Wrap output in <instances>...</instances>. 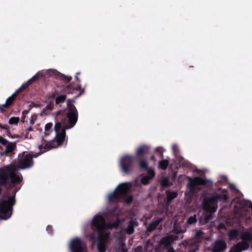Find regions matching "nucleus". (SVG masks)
I'll use <instances>...</instances> for the list:
<instances>
[{
  "mask_svg": "<svg viewBox=\"0 0 252 252\" xmlns=\"http://www.w3.org/2000/svg\"><path fill=\"white\" fill-rule=\"evenodd\" d=\"M32 164V155L24 153L19 156L17 162L0 168V186L21 183L23 177L18 170L29 168Z\"/></svg>",
  "mask_w": 252,
  "mask_h": 252,
  "instance_id": "obj_1",
  "label": "nucleus"
},
{
  "mask_svg": "<svg viewBox=\"0 0 252 252\" xmlns=\"http://www.w3.org/2000/svg\"><path fill=\"white\" fill-rule=\"evenodd\" d=\"M74 102V100L70 99L67 100L68 112L66 116L62 115L60 111L57 112V119H61V122H57L54 126H74L78 120V112L75 106L72 104Z\"/></svg>",
  "mask_w": 252,
  "mask_h": 252,
  "instance_id": "obj_2",
  "label": "nucleus"
},
{
  "mask_svg": "<svg viewBox=\"0 0 252 252\" xmlns=\"http://www.w3.org/2000/svg\"><path fill=\"white\" fill-rule=\"evenodd\" d=\"M93 224L94 227L97 230L99 233L98 237L99 242L97 246L98 250L100 252H105V244L107 241L108 235L105 234L103 236L101 232L105 228H111V226H106L104 218L100 216H96L94 217Z\"/></svg>",
  "mask_w": 252,
  "mask_h": 252,
  "instance_id": "obj_3",
  "label": "nucleus"
},
{
  "mask_svg": "<svg viewBox=\"0 0 252 252\" xmlns=\"http://www.w3.org/2000/svg\"><path fill=\"white\" fill-rule=\"evenodd\" d=\"M56 131V137L55 139L47 143L45 145L39 146V148L42 152H45L51 149L56 148L62 145L65 140V131L64 127H54Z\"/></svg>",
  "mask_w": 252,
  "mask_h": 252,
  "instance_id": "obj_4",
  "label": "nucleus"
},
{
  "mask_svg": "<svg viewBox=\"0 0 252 252\" xmlns=\"http://www.w3.org/2000/svg\"><path fill=\"white\" fill-rule=\"evenodd\" d=\"M14 204L15 198L13 196L3 195L0 200V220H5L11 217Z\"/></svg>",
  "mask_w": 252,
  "mask_h": 252,
  "instance_id": "obj_5",
  "label": "nucleus"
},
{
  "mask_svg": "<svg viewBox=\"0 0 252 252\" xmlns=\"http://www.w3.org/2000/svg\"><path fill=\"white\" fill-rule=\"evenodd\" d=\"M129 187L130 185L128 183H125L120 184L116 190L109 195L108 200L109 201H117L123 198L127 192Z\"/></svg>",
  "mask_w": 252,
  "mask_h": 252,
  "instance_id": "obj_6",
  "label": "nucleus"
},
{
  "mask_svg": "<svg viewBox=\"0 0 252 252\" xmlns=\"http://www.w3.org/2000/svg\"><path fill=\"white\" fill-rule=\"evenodd\" d=\"M220 196H216L210 197L204 200L203 209L205 211L210 212H215L217 208V202L218 199H220Z\"/></svg>",
  "mask_w": 252,
  "mask_h": 252,
  "instance_id": "obj_7",
  "label": "nucleus"
},
{
  "mask_svg": "<svg viewBox=\"0 0 252 252\" xmlns=\"http://www.w3.org/2000/svg\"><path fill=\"white\" fill-rule=\"evenodd\" d=\"M72 252H87L86 245L79 238L73 239L70 244Z\"/></svg>",
  "mask_w": 252,
  "mask_h": 252,
  "instance_id": "obj_8",
  "label": "nucleus"
},
{
  "mask_svg": "<svg viewBox=\"0 0 252 252\" xmlns=\"http://www.w3.org/2000/svg\"><path fill=\"white\" fill-rule=\"evenodd\" d=\"M80 74V72H78L76 73L75 75V78L78 82V84H77L76 87H74L72 84L68 85L65 87L64 89V92L66 94H73L74 91H78L81 90L80 93L77 96V97H78L83 93L84 90V89L81 90V85L80 84L81 80L78 76V75H79Z\"/></svg>",
  "mask_w": 252,
  "mask_h": 252,
  "instance_id": "obj_9",
  "label": "nucleus"
},
{
  "mask_svg": "<svg viewBox=\"0 0 252 252\" xmlns=\"http://www.w3.org/2000/svg\"><path fill=\"white\" fill-rule=\"evenodd\" d=\"M132 158L129 156L124 157L121 160V166L125 173H128L130 170L132 163Z\"/></svg>",
  "mask_w": 252,
  "mask_h": 252,
  "instance_id": "obj_10",
  "label": "nucleus"
},
{
  "mask_svg": "<svg viewBox=\"0 0 252 252\" xmlns=\"http://www.w3.org/2000/svg\"><path fill=\"white\" fill-rule=\"evenodd\" d=\"M205 181L200 177H196L193 179H190L189 182L188 184V187L190 189V191H193L194 189L198 185H204Z\"/></svg>",
  "mask_w": 252,
  "mask_h": 252,
  "instance_id": "obj_11",
  "label": "nucleus"
},
{
  "mask_svg": "<svg viewBox=\"0 0 252 252\" xmlns=\"http://www.w3.org/2000/svg\"><path fill=\"white\" fill-rule=\"evenodd\" d=\"M17 93L15 92L10 96H9L6 100L5 103L0 107V109L1 112H4V108L9 107L14 102V100L18 96Z\"/></svg>",
  "mask_w": 252,
  "mask_h": 252,
  "instance_id": "obj_12",
  "label": "nucleus"
},
{
  "mask_svg": "<svg viewBox=\"0 0 252 252\" xmlns=\"http://www.w3.org/2000/svg\"><path fill=\"white\" fill-rule=\"evenodd\" d=\"M248 247L249 244L246 242L238 243L231 249L230 252H241L242 250H246Z\"/></svg>",
  "mask_w": 252,
  "mask_h": 252,
  "instance_id": "obj_13",
  "label": "nucleus"
},
{
  "mask_svg": "<svg viewBox=\"0 0 252 252\" xmlns=\"http://www.w3.org/2000/svg\"><path fill=\"white\" fill-rule=\"evenodd\" d=\"M176 239V237H174L173 235H170L162 238L160 241V244L165 248H168L170 247L172 242Z\"/></svg>",
  "mask_w": 252,
  "mask_h": 252,
  "instance_id": "obj_14",
  "label": "nucleus"
},
{
  "mask_svg": "<svg viewBox=\"0 0 252 252\" xmlns=\"http://www.w3.org/2000/svg\"><path fill=\"white\" fill-rule=\"evenodd\" d=\"M226 248L225 243L222 241L216 242L214 245L213 252H222Z\"/></svg>",
  "mask_w": 252,
  "mask_h": 252,
  "instance_id": "obj_15",
  "label": "nucleus"
},
{
  "mask_svg": "<svg viewBox=\"0 0 252 252\" xmlns=\"http://www.w3.org/2000/svg\"><path fill=\"white\" fill-rule=\"evenodd\" d=\"M52 127H40L37 128V130L42 137H46L53 132V129Z\"/></svg>",
  "mask_w": 252,
  "mask_h": 252,
  "instance_id": "obj_16",
  "label": "nucleus"
},
{
  "mask_svg": "<svg viewBox=\"0 0 252 252\" xmlns=\"http://www.w3.org/2000/svg\"><path fill=\"white\" fill-rule=\"evenodd\" d=\"M155 175V172L153 169H150L148 171V175L144 176L141 180L143 185H146L149 183L150 180L152 179Z\"/></svg>",
  "mask_w": 252,
  "mask_h": 252,
  "instance_id": "obj_17",
  "label": "nucleus"
},
{
  "mask_svg": "<svg viewBox=\"0 0 252 252\" xmlns=\"http://www.w3.org/2000/svg\"><path fill=\"white\" fill-rule=\"evenodd\" d=\"M16 145L14 143H9L8 144H6V149L3 152V153L5 154H10L13 155L14 154V151L16 149Z\"/></svg>",
  "mask_w": 252,
  "mask_h": 252,
  "instance_id": "obj_18",
  "label": "nucleus"
},
{
  "mask_svg": "<svg viewBox=\"0 0 252 252\" xmlns=\"http://www.w3.org/2000/svg\"><path fill=\"white\" fill-rule=\"evenodd\" d=\"M37 106V104H35L33 102H32L29 105V109L27 110H25L22 112V121L23 122H25V118H26V115L28 114L30 110L33 107Z\"/></svg>",
  "mask_w": 252,
  "mask_h": 252,
  "instance_id": "obj_19",
  "label": "nucleus"
},
{
  "mask_svg": "<svg viewBox=\"0 0 252 252\" xmlns=\"http://www.w3.org/2000/svg\"><path fill=\"white\" fill-rule=\"evenodd\" d=\"M149 150V147L143 145L140 147L137 151V155L138 156H141L143 154H146L148 153Z\"/></svg>",
  "mask_w": 252,
  "mask_h": 252,
  "instance_id": "obj_20",
  "label": "nucleus"
},
{
  "mask_svg": "<svg viewBox=\"0 0 252 252\" xmlns=\"http://www.w3.org/2000/svg\"><path fill=\"white\" fill-rule=\"evenodd\" d=\"M42 76V74L37 73L36 74L32 77L31 79H30L26 83L30 86L32 83L38 80L40 77Z\"/></svg>",
  "mask_w": 252,
  "mask_h": 252,
  "instance_id": "obj_21",
  "label": "nucleus"
},
{
  "mask_svg": "<svg viewBox=\"0 0 252 252\" xmlns=\"http://www.w3.org/2000/svg\"><path fill=\"white\" fill-rule=\"evenodd\" d=\"M160 221H161L160 220H157L151 223L149 225L148 227V231H151L154 230L157 227V226L158 225V224L159 223Z\"/></svg>",
  "mask_w": 252,
  "mask_h": 252,
  "instance_id": "obj_22",
  "label": "nucleus"
},
{
  "mask_svg": "<svg viewBox=\"0 0 252 252\" xmlns=\"http://www.w3.org/2000/svg\"><path fill=\"white\" fill-rule=\"evenodd\" d=\"M169 164L168 160L162 159L159 162L158 167L162 169H165Z\"/></svg>",
  "mask_w": 252,
  "mask_h": 252,
  "instance_id": "obj_23",
  "label": "nucleus"
},
{
  "mask_svg": "<svg viewBox=\"0 0 252 252\" xmlns=\"http://www.w3.org/2000/svg\"><path fill=\"white\" fill-rule=\"evenodd\" d=\"M241 237L242 239L244 240V242H246L247 243V241H249L252 239L251 234L247 232L242 233Z\"/></svg>",
  "mask_w": 252,
  "mask_h": 252,
  "instance_id": "obj_24",
  "label": "nucleus"
},
{
  "mask_svg": "<svg viewBox=\"0 0 252 252\" xmlns=\"http://www.w3.org/2000/svg\"><path fill=\"white\" fill-rule=\"evenodd\" d=\"M177 196V193L175 191L167 192V199L168 202L171 201L173 199L176 198Z\"/></svg>",
  "mask_w": 252,
  "mask_h": 252,
  "instance_id": "obj_25",
  "label": "nucleus"
},
{
  "mask_svg": "<svg viewBox=\"0 0 252 252\" xmlns=\"http://www.w3.org/2000/svg\"><path fill=\"white\" fill-rule=\"evenodd\" d=\"M66 99V95L62 94L56 97L55 103L56 104H59L63 102Z\"/></svg>",
  "mask_w": 252,
  "mask_h": 252,
  "instance_id": "obj_26",
  "label": "nucleus"
},
{
  "mask_svg": "<svg viewBox=\"0 0 252 252\" xmlns=\"http://www.w3.org/2000/svg\"><path fill=\"white\" fill-rule=\"evenodd\" d=\"M58 77L61 80L66 82H69L72 79V77L71 76H66L63 74H60L58 75Z\"/></svg>",
  "mask_w": 252,
  "mask_h": 252,
  "instance_id": "obj_27",
  "label": "nucleus"
},
{
  "mask_svg": "<svg viewBox=\"0 0 252 252\" xmlns=\"http://www.w3.org/2000/svg\"><path fill=\"white\" fill-rule=\"evenodd\" d=\"M238 236V231L236 230H231L229 233V239L232 240Z\"/></svg>",
  "mask_w": 252,
  "mask_h": 252,
  "instance_id": "obj_28",
  "label": "nucleus"
},
{
  "mask_svg": "<svg viewBox=\"0 0 252 252\" xmlns=\"http://www.w3.org/2000/svg\"><path fill=\"white\" fill-rule=\"evenodd\" d=\"M134 231V225H133V222L131 221L129 222V224H128L127 228H126V232L128 234H131Z\"/></svg>",
  "mask_w": 252,
  "mask_h": 252,
  "instance_id": "obj_29",
  "label": "nucleus"
},
{
  "mask_svg": "<svg viewBox=\"0 0 252 252\" xmlns=\"http://www.w3.org/2000/svg\"><path fill=\"white\" fill-rule=\"evenodd\" d=\"M19 120V117H13L9 119V124L10 125H17Z\"/></svg>",
  "mask_w": 252,
  "mask_h": 252,
  "instance_id": "obj_30",
  "label": "nucleus"
},
{
  "mask_svg": "<svg viewBox=\"0 0 252 252\" xmlns=\"http://www.w3.org/2000/svg\"><path fill=\"white\" fill-rule=\"evenodd\" d=\"M203 232L201 230H199L196 231L195 235V239H198V240L199 241L200 240L203 238Z\"/></svg>",
  "mask_w": 252,
  "mask_h": 252,
  "instance_id": "obj_31",
  "label": "nucleus"
},
{
  "mask_svg": "<svg viewBox=\"0 0 252 252\" xmlns=\"http://www.w3.org/2000/svg\"><path fill=\"white\" fill-rule=\"evenodd\" d=\"M28 86H29L25 83L22 85L15 92L17 93V94H19L21 92L25 90Z\"/></svg>",
  "mask_w": 252,
  "mask_h": 252,
  "instance_id": "obj_32",
  "label": "nucleus"
},
{
  "mask_svg": "<svg viewBox=\"0 0 252 252\" xmlns=\"http://www.w3.org/2000/svg\"><path fill=\"white\" fill-rule=\"evenodd\" d=\"M196 221V219L195 216L189 217L188 220V223L190 224L195 223Z\"/></svg>",
  "mask_w": 252,
  "mask_h": 252,
  "instance_id": "obj_33",
  "label": "nucleus"
},
{
  "mask_svg": "<svg viewBox=\"0 0 252 252\" xmlns=\"http://www.w3.org/2000/svg\"><path fill=\"white\" fill-rule=\"evenodd\" d=\"M37 115L36 114L32 115L30 119V124L32 125L35 123V121L37 119Z\"/></svg>",
  "mask_w": 252,
  "mask_h": 252,
  "instance_id": "obj_34",
  "label": "nucleus"
},
{
  "mask_svg": "<svg viewBox=\"0 0 252 252\" xmlns=\"http://www.w3.org/2000/svg\"><path fill=\"white\" fill-rule=\"evenodd\" d=\"M161 184L162 186H167L168 185L167 179L166 178H163L161 181Z\"/></svg>",
  "mask_w": 252,
  "mask_h": 252,
  "instance_id": "obj_35",
  "label": "nucleus"
},
{
  "mask_svg": "<svg viewBox=\"0 0 252 252\" xmlns=\"http://www.w3.org/2000/svg\"><path fill=\"white\" fill-rule=\"evenodd\" d=\"M140 166H141V167H142L143 168H147L148 166L147 162L145 160H142L140 162Z\"/></svg>",
  "mask_w": 252,
  "mask_h": 252,
  "instance_id": "obj_36",
  "label": "nucleus"
},
{
  "mask_svg": "<svg viewBox=\"0 0 252 252\" xmlns=\"http://www.w3.org/2000/svg\"><path fill=\"white\" fill-rule=\"evenodd\" d=\"M133 200V197L132 196H129L128 197H127L126 199H125V201L127 203V204H129L130 203H131L132 202Z\"/></svg>",
  "mask_w": 252,
  "mask_h": 252,
  "instance_id": "obj_37",
  "label": "nucleus"
},
{
  "mask_svg": "<svg viewBox=\"0 0 252 252\" xmlns=\"http://www.w3.org/2000/svg\"><path fill=\"white\" fill-rule=\"evenodd\" d=\"M0 143H1L3 145H6L7 141L2 137L0 136Z\"/></svg>",
  "mask_w": 252,
  "mask_h": 252,
  "instance_id": "obj_38",
  "label": "nucleus"
},
{
  "mask_svg": "<svg viewBox=\"0 0 252 252\" xmlns=\"http://www.w3.org/2000/svg\"><path fill=\"white\" fill-rule=\"evenodd\" d=\"M54 108V105L53 103H49L46 106V109L48 110H52Z\"/></svg>",
  "mask_w": 252,
  "mask_h": 252,
  "instance_id": "obj_39",
  "label": "nucleus"
},
{
  "mask_svg": "<svg viewBox=\"0 0 252 252\" xmlns=\"http://www.w3.org/2000/svg\"><path fill=\"white\" fill-rule=\"evenodd\" d=\"M168 249V251L167 252H175L174 249L172 247H169Z\"/></svg>",
  "mask_w": 252,
  "mask_h": 252,
  "instance_id": "obj_40",
  "label": "nucleus"
},
{
  "mask_svg": "<svg viewBox=\"0 0 252 252\" xmlns=\"http://www.w3.org/2000/svg\"><path fill=\"white\" fill-rule=\"evenodd\" d=\"M45 126H53V124L51 123H49L46 124Z\"/></svg>",
  "mask_w": 252,
  "mask_h": 252,
  "instance_id": "obj_41",
  "label": "nucleus"
},
{
  "mask_svg": "<svg viewBox=\"0 0 252 252\" xmlns=\"http://www.w3.org/2000/svg\"><path fill=\"white\" fill-rule=\"evenodd\" d=\"M51 229V227L50 226H48L47 227V230H50V229Z\"/></svg>",
  "mask_w": 252,
  "mask_h": 252,
  "instance_id": "obj_42",
  "label": "nucleus"
},
{
  "mask_svg": "<svg viewBox=\"0 0 252 252\" xmlns=\"http://www.w3.org/2000/svg\"><path fill=\"white\" fill-rule=\"evenodd\" d=\"M28 130H29V131H31V130H32V127H29V128H28Z\"/></svg>",
  "mask_w": 252,
  "mask_h": 252,
  "instance_id": "obj_43",
  "label": "nucleus"
},
{
  "mask_svg": "<svg viewBox=\"0 0 252 252\" xmlns=\"http://www.w3.org/2000/svg\"><path fill=\"white\" fill-rule=\"evenodd\" d=\"M176 145H174V146H173V148L174 149H176Z\"/></svg>",
  "mask_w": 252,
  "mask_h": 252,
  "instance_id": "obj_44",
  "label": "nucleus"
},
{
  "mask_svg": "<svg viewBox=\"0 0 252 252\" xmlns=\"http://www.w3.org/2000/svg\"><path fill=\"white\" fill-rule=\"evenodd\" d=\"M50 97L54 98L55 97V95L54 94H52Z\"/></svg>",
  "mask_w": 252,
  "mask_h": 252,
  "instance_id": "obj_45",
  "label": "nucleus"
},
{
  "mask_svg": "<svg viewBox=\"0 0 252 252\" xmlns=\"http://www.w3.org/2000/svg\"><path fill=\"white\" fill-rule=\"evenodd\" d=\"M210 218H210V217H207V218H206V220H208L210 219Z\"/></svg>",
  "mask_w": 252,
  "mask_h": 252,
  "instance_id": "obj_46",
  "label": "nucleus"
},
{
  "mask_svg": "<svg viewBox=\"0 0 252 252\" xmlns=\"http://www.w3.org/2000/svg\"><path fill=\"white\" fill-rule=\"evenodd\" d=\"M152 159H153V160H155V158L154 157H152Z\"/></svg>",
  "mask_w": 252,
  "mask_h": 252,
  "instance_id": "obj_47",
  "label": "nucleus"
},
{
  "mask_svg": "<svg viewBox=\"0 0 252 252\" xmlns=\"http://www.w3.org/2000/svg\"><path fill=\"white\" fill-rule=\"evenodd\" d=\"M181 232V231H180V230H179V231H177V232H178V233H179V232Z\"/></svg>",
  "mask_w": 252,
  "mask_h": 252,
  "instance_id": "obj_48",
  "label": "nucleus"
},
{
  "mask_svg": "<svg viewBox=\"0 0 252 252\" xmlns=\"http://www.w3.org/2000/svg\"><path fill=\"white\" fill-rule=\"evenodd\" d=\"M2 126V125H0V126Z\"/></svg>",
  "mask_w": 252,
  "mask_h": 252,
  "instance_id": "obj_49",
  "label": "nucleus"
}]
</instances>
